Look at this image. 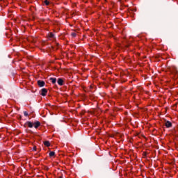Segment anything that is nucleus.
Returning a JSON list of instances; mask_svg holds the SVG:
<instances>
[{"instance_id": "9", "label": "nucleus", "mask_w": 178, "mask_h": 178, "mask_svg": "<svg viewBox=\"0 0 178 178\" xmlns=\"http://www.w3.org/2000/svg\"><path fill=\"white\" fill-rule=\"evenodd\" d=\"M43 3H44V5H46V6H49V4L51 3V2H49V1H48V0H44L43 1Z\"/></svg>"}, {"instance_id": "2", "label": "nucleus", "mask_w": 178, "mask_h": 178, "mask_svg": "<svg viewBox=\"0 0 178 178\" xmlns=\"http://www.w3.org/2000/svg\"><path fill=\"white\" fill-rule=\"evenodd\" d=\"M47 94H48V90L47 88H42L40 90V95H42V97H46Z\"/></svg>"}, {"instance_id": "12", "label": "nucleus", "mask_w": 178, "mask_h": 178, "mask_svg": "<svg viewBox=\"0 0 178 178\" xmlns=\"http://www.w3.org/2000/svg\"><path fill=\"white\" fill-rule=\"evenodd\" d=\"M33 149H34V151H37V147H33Z\"/></svg>"}, {"instance_id": "5", "label": "nucleus", "mask_w": 178, "mask_h": 178, "mask_svg": "<svg viewBox=\"0 0 178 178\" xmlns=\"http://www.w3.org/2000/svg\"><path fill=\"white\" fill-rule=\"evenodd\" d=\"M38 86L39 87H44V86H45V82L44 81L38 80Z\"/></svg>"}, {"instance_id": "14", "label": "nucleus", "mask_w": 178, "mask_h": 178, "mask_svg": "<svg viewBox=\"0 0 178 178\" xmlns=\"http://www.w3.org/2000/svg\"><path fill=\"white\" fill-rule=\"evenodd\" d=\"M60 178H62V177H60Z\"/></svg>"}, {"instance_id": "4", "label": "nucleus", "mask_w": 178, "mask_h": 178, "mask_svg": "<svg viewBox=\"0 0 178 178\" xmlns=\"http://www.w3.org/2000/svg\"><path fill=\"white\" fill-rule=\"evenodd\" d=\"M58 86H63L65 84V80L62 78H58L57 80Z\"/></svg>"}, {"instance_id": "11", "label": "nucleus", "mask_w": 178, "mask_h": 178, "mask_svg": "<svg viewBox=\"0 0 178 178\" xmlns=\"http://www.w3.org/2000/svg\"><path fill=\"white\" fill-rule=\"evenodd\" d=\"M24 116H29V113H27V111H24Z\"/></svg>"}, {"instance_id": "6", "label": "nucleus", "mask_w": 178, "mask_h": 178, "mask_svg": "<svg viewBox=\"0 0 178 178\" xmlns=\"http://www.w3.org/2000/svg\"><path fill=\"white\" fill-rule=\"evenodd\" d=\"M43 144L45 145V147H51V143H49V140L44 141Z\"/></svg>"}, {"instance_id": "3", "label": "nucleus", "mask_w": 178, "mask_h": 178, "mask_svg": "<svg viewBox=\"0 0 178 178\" xmlns=\"http://www.w3.org/2000/svg\"><path fill=\"white\" fill-rule=\"evenodd\" d=\"M165 127H167V129H170V127H172L173 124H172V122H170V121L165 120Z\"/></svg>"}, {"instance_id": "7", "label": "nucleus", "mask_w": 178, "mask_h": 178, "mask_svg": "<svg viewBox=\"0 0 178 178\" xmlns=\"http://www.w3.org/2000/svg\"><path fill=\"white\" fill-rule=\"evenodd\" d=\"M48 37H49V38L54 39V38H55V35L52 32H51L49 33Z\"/></svg>"}, {"instance_id": "8", "label": "nucleus", "mask_w": 178, "mask_h": 178, "mask_svg": "<svg viewBox=\"0 0 178 178\" xmlns=\"http://www.w3.org/2000/svg\"><path fill=\"white\" fill-rule=\"evenodd\" d=\"M50 81H51L52 84H56V78H50Z\"/></svg>"}, {"instance_id": "1", "label": "nucleus", "mask_w": 178, "mask_h": 178, "mask_svg": "<svg viewBox=\"0 0 178 178\" xmlns=\"http://www.w3.org/2000/svg\"><path fill=\"white\" fill-rule=\"evenodd\" d=\"M25 126H28L30 129H32V127H35V129H38L40 126H41V122L40 121H35L34 122H31L30 121H27L25 123Z\"/></svg>"}, {"instance_id": "10", "label": "nucleus", "mask_w": 178, "mask_h": 178, "mask_svg": "<svg viewBox=\"0 0 178 178\" xmlns=\"http://www.w3.org/2000/svg\"><path fill=\"white\" fill-rule=\"evenodd\" d=\"M49 155L51 158H52V156H55V152H50Z\"/></svg>"}, {"instance_id": "13", "label": "nucleus", "mask_w": 178, "mask_h": 178, "mask_svg": "<svg viewBox=\"0 0 178 178\" xmlns=\"http://www.w3.org/2000/svg\"><path fill=\"white\" fill-rule=\"evenodd\" d=\"M73 37H76V33H72Z\"/></svg>"}]
</instances>
